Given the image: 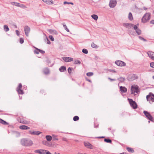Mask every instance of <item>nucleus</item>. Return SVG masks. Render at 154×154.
<instances>
[{"label": "nucleus", "mask_w": 154, "mask_h": 154, "mask_svg": "<svg viewBox=\"0 0 154 154\" xmlns=\"http://www.w3.org/2000/svg\"><path fill=\"white\" fill-rule=\"evenodd\" d=\"M21 144L25 146H29L33 145V142L31 140L24 138L21 140Z\"/></svg>", "instance_id": "nucleus-1"}, {"label": "nucleus", "mask_w": 154, "mask_h": 154, "mask_svg": "<svg viewBox=\"0 0 154 154\" xmlns=\"http://www.w3.org/2000/svg\"><path fill=\"white\" fill-rule=\"evenodd\" d=\"M140 91L139 87L136 85H131V93L134 95H136Z\"/></svg>", "instance_id": "nucleus-2"}, {"label": "nucleus", "mask_w": 154, "mask_h": 154, "mask_svg": "<svg viewBox=\"0 0 154 154\" xmlns=\"http://www.w3.org/2000/svg\"><path fill=\"white\" fill-rule=\"evenodd\" d=\"M151 14L150 13H146L142 18V22L145 23L148 21L150 19Z\"/></svg>", "instance_id": "nucleus-3"}, {"label": "nucleus", "mask_w": 154, "mask_h": 154, "mask_svg": "<svg viewBox=\"0 0 154 154\" xmlns=\"http://www.w3.org/2000/svg\"><path fill=\"white\" fill-rule=\"evenodd\" d=\"M128 100L130 106L133 109H135L137 108V105L135 101H133L131 99L128 98Z\"/></svg>", "instance_id": "nucleus-4"}, {"label": "nucleus", "mask_w": 154, "mask_h": 154, "mask_svg": "<svg viewBox=\"0 0 154 154\" xmlns=\"http://www.w3.org/2000/svg\"><path fill=\"white\" fill-rule=\"evenodd\" d=\"M146 99L149 102H154V94H152L151 93H149L148 95L146 96Z\"/></svg>", "instance_id": "nucleus-5"}, {"label": "nucleus", "mask_w": 154, "mask_h": 154, "mask_svg": "<svg viewBox=\"0 0 154 154\" xmlns=\"http://www.w3.org/2000/svg\"><path fill=\"white\" fill-rule=\"evenodd\" d=\"M47 151V150L45 149H39L35 150L34 152L39 154H46Z\"/></svg>", "instance_id": "nucleus-6"}, {"label": "nucleus", "mask_w": 154, "mask_h": 154, "mask_svg": "<svg viewBox=\"0 0 154 154\" xmlns=\"http://www.w3.org/2000/svg\"><path fill=\"white\" fill-rule=\"evenodd\" d=\"M115 63L117 66H125L126 65L124 62L119 60L116 61Z\"/></svg>", "instance_id": "nucleus-7"}, {"label": "nucleus", "mask_w": 154, "mask_h": 154, "mask_svg": "<svg viewBox=\"0 0 154 154\" xmlns=\"http://www.w3.org/2000/svg\"><path fill=\"white\" fill-rule=\"evenodd\" d=\"M24 29L25 35L27 36H28L30 30V27L27 26H26L24 27Z\"/></svg>", "instance_id": "nucleus-8"}, {"label": "nucleus", "mask_w": 154, "mask_h": 154, "mask_svg": "<svg viewBox=\"0 0 154 154\" xmlns=\"http://www.w3.org/2000/svg\"><path fill=\"white\" fill-rule=\"evenodd\" d=\"M143 113L148 119L151 121H153V118L149 112L147 111H143Z\"/></svg>", "instance_id": "nucleus-9"}, {"label": "nucleus", "mask_w": 154, "mask_h": 154, "mask_svg": "<svg viewBox=\"0 0 154 154\" xmlns=\"http://www.w3.org/2000/svg\"><path fill=\"white\" fill-rule=\"evenodd\" d=\"M116 0H111L109 2V6L111 8H113L116 5Z\"/></svg>", "instance_id": "nucleus-10"}, {"label": "nucleus", "mask_w": 154, "mask_h": 154, "mask_svg": "<svg viewBox=\"0 0 154 154\" xmlns=\"http://www.w3.org/2000/svg\"><path fill=\"white\" fill-rule=\"evenodd\" d=\"M138 78V77L134 74H131L129 75L128 79L130 81H132L137 79Z\"/></svg>", "instance_id": "nucleus-11"}, {"label": "nucleus", "mask_w": 154, "mask_h": 154, "mask_svg": "<svg viewBox=\"0 0 154 154\" xmlns=\"http://www.w3.org/2000/svg\"><path fill=\"white\" fill-rule=\"evenodd\" d=\"M124 26L128 29H131L133 26V24L128 23H125L123 24Z\"/></svg>", "instance_id": "nucleus-12"}, {"label": "nucleus", "mask_w": 154, "mask_h": 154, "mask_svg": "<svg viewBox=\"0 0 154 154\" xmlns=\"http://www.w3.org/2000/svg\"><path fill=\"white\" fill-rule=\"evenodd\" d=\"M84 144L87 148L90 149H92L93 148V146L88 142H85Z\"/></svg>", "instance_id": "nucleus-13"}, {"label": "nucleus", "mask_w": 154, "mask_h": 154, "mask_svg": "<svg viewBox=\"0 0 154 154\" xmlns=\"http://www.w3.org/2000/svg\"><path fill=\"white\" fill-rule=\"evenodd\" d=\"M62 58L65 62H66L72 61L73 60L72 58L69 57H63Z\"/></svg>", "instance_id": "nucleus-14"}, {"label": "nucleus", "mask_w": 154, "mask_h": 154, "mask_svg": "<svg viewBox=\"0 0 154 154\" xmlns=\"http://www.w3.org/2000/svg\"><path fill=\"white\" fill-rule=\"evenodd\" d=\"M147 54L149 57L152 59L154 60V52L152 51H148Z\"/></svg>", "instance_id": "nucleus-15"}, {"label": "nucleus", "mask_w": 154, "mask_h": 154, "mask_svg": "<svg viewBox=\"0 0 154 154\" xmlns=\"http://www.w3.org/2000/svg\"><path fill=\"white\" fill-rule=\"evenodd\" d=\"M29 133L31 134L36 135H39L40 134H41V132H40L39 131H29Z\"/></svg>", "instance_id": "nucleus-16"}, {"label": "nucleus", "mask_w": 154, "mask_h": 154, "mask_svg": "<svg viewBox=\"0 0 154 154\" xmlns=\"http://www.w3.org/2000/svg\"><path fill=\"white\" fill-rule=\"evenodd\" d=\"M119 89L122 93H126L127 91V89L125 87L120 86Z\"/></svg>", "instance_id": "nucleus-17"}, {"label": "nucleus", "mask_w": 154, "mask_h": 154, "mask_svg": "<svg viewBox=\"0 0 154 154\" xmlns=\"http://www.w3.org/2000/svg\"><path fill=\"white\" fill-rule=\"evenodd\" d=\"M19 128L22 130H28L30 129L29 127L24 125L20 126Z\"/></svg>", "instance_id": "nucleus-18"}, {"label": "nucleus", "mask_w": 154, "mask_h": 154, "mask_svg": "<svg viewBox=\"0 0 154 154\" xmlns=\"http://www.w3.org/2000/svg\"><path fill=\"white\" fill-rule=\"evenodd\" d=\"M48 31L51 34L57 35L58 34L57 32L54 30L49 29Z\"/></svg>", "instance_id": "nucleus-19"}, {"label": "nucleus", "mask_w": 154, "mask_h": 154, "mask_svg": "<svg viewBox=\"0 0 154 154\" xmlns=\"http://www.w3.org/2000/svg\"><path fill=\"white\" fill-rule=\"evenodd\" d=\"M66 70V68L65 66H63L59 68V70L60 72H64Z\"/></svg>", "instance_id": "nucleus-20"}, {"label": "nucleus", "mask_w": 154, "mask_h": 154, "mask_svg": "<svg viewBox=\"0 0 154 154\" xmlns=\"http://www.w3.org/2000/svg\"><path fill=\"white\" fill-rule=\"evenodd\" d=\"M91 16L92 18L94 19L95 20H97L98 19V17L97 15L93 14L91 15Z\"/></svg>", "instance_id": "nucleus-21"}, {"label": "nucleus", "mask_w": 154, "mask_h": 154, "mask_svg": "<svg viewBox=\"0 0 154 154\" xmlns=\"http://www.w3.org/2000/svg\"><path fill=\"white\" fill-rule=\"evenodd\" d=\"M46 3L48 5H52L54 4V2L52 0H47Z\"/></svg>", "instance_id": "nucleus-22"}, {"label": "nucleus", "mask_w": 154, "mask_h": 154, "mask_svg": "<svg viewBox=\"0 0 154 154\" xmlns=\"http://www.w3.org/2000/svg\"><path fill=\"white\" fill-rule=\"evenodd\" d=\"M4 30L6 32H7L9 30V29L8 28V27L7 25H4Z\"/></svg>", "instance_id": "nucleus-23"}, {"label": "nucleus", "mask_w": 154, "mask_h": 154, "mask_svg": "<svg viewBox=\"0 0 154 154\" xmlns=\"http://www.w3.org/2000/svg\"><path fill=\"white\" fill-rule=\"evenodd\" d=\"M46 138L47 141H50L52 139V137L50 135H47L46 136Z\"/></svg>", "instance_id": "nucleus-24"}, {"label": "nucleus", "mask_w": 154, "mask_h": 154, "mask_svg": "<svg viewBox=\"0 0 154 154\" xmlns=\"http://www.w3.org/2000/svg\"><path fill=\"white\" fill-rule=\"evenodd\" d=\"M49 71L48 68H45L44 70V72L45 74H47L49 73Z\"/></svg>", "instance_id": "nucleus-25"}, {"label": "nucleus", "mask_w": 154, "mask_h": 154, "mask_svg": "<svg viewBox=\"0 0 154 154\" xmlns=\"http://www.w3.org/2000/svg\"><path fill=\"white\" fill-rule=\"evenodd\" d=\"M118 79L119 82H124L125 80V78L122 77H120L119 78H118Z\"/></svg>", "instance_id": "nucleus-26"}, {"label": "nucleus", "mask_w": 154, "mask_h": 154, "mask_svg": "<svg viewBox=\"0 0 154 154\" xmlns=\"http://www.w3.org/2000/svg\"><path fill=\"white\" fill-rule=\"evenodd\" d=\"M127 150L129 152H134L133 149L131 148L127 147Z\"/></svg>", "instance_id": "nucleus-27"}, {"label": "nucleus", "mask_w": 154, "mask_h": 154, "mask_svg": "<svg viewBox=\"0 0 154 154\" xmlns=\"http://www.w3.org/2000/svg\"><path fill=\"white\" fill-rule=\"evenodd\" d=\"M0 123L4 125L8 124L7 122L1 119H0Z\"/></svg>", "instance_id": "nucleus-28"}, {"label": "nucleus", "mask_w": 154, "mask_h": 154, "mask_svg": "<svg viewBox=\"0 0 154 154\" xmlns=\"http://www.w3.org/2000/svg\"><path fill=\"white\" fill-rule=\"evenodd\" d=\"M128 18L130 20H132L133 19L132 14L131 12H130L129 14Z\"/></svg>", "instance_id": "nucleus-29"}, {"label": "nucleus", "mask_w": 154, "mask_h": 154, "mask_svg": "<svg viewBox=\"0 0 154 154\" xmlns=\"http://www.w3.org/2000/svg\"><path fill=\"white\" fill-rule=\"evenodd\" d=\"M17 91L18 93L19 94H23V90L20 89H17Z\"/></svg>", "instance_id": "nucleus-30"}, {"label": "nucleus", "mask_w": 154, "mask_h": 154, "mask_svg": "<svg viewBox=\"0 0 154 154\" xmlns=\"http://www.w3.org/2000/svg\"><path fill=\"white\" fill-rule=\"evenodd\" d=\"M63 27L65 29L67 32H69V29H68L67 28L66 25L65 24V23H63Z\"/></svg>", "instance_id": "nucleus-31"}, {"label": "nucleus", "mask_w": 154, "mask_h": 154, "mask_svg": "<svg viewBox=\"0 0 154 154\" xmlns=\"http://www.w3.org/2000/svg\"><path fill=\"white\" fill-rule=\"evenodd\" d=\"M91 46L92 48H98L97 46L94 43H92L91 44Z\"/></svg>", "instance_id": "nucleus-32"}, {"label": "nucleus", "mask_w": 154, "mask_h": 154, "mask_svg": "<svg viewBox=\"0 0 154 154\" xmlns=\"http://www.w3.org/2000/svg\"><path fill=\"white\" fill-rule=\"evenodd\" d=\"M19 7L23 8H27V7L24 5L21 4H20Z\"/></svg>", "instance_id": "nucleus-33"}, {"label": "nucleus", "mask_w": 154, "mask_h": 154, "mask_svg": "<svg viewBox=\"0 0 154 154\" xmlns=\"http://www.w3.org/2000/svg\"><path fill=\"white\" fill-rule=\"evenodd\" d=\"M79 117L77 116H75L73 119V120L74 121H77L79 119Z\"/></svg>", "instance_id": "nucleus-34"}, {"label": "nucleus", "mask_w": 154, "mask_h": 154, "mask_svg": "<svg viewBox=\"0 0 154 154\" xmlns=\"http://www.w3.org/2000/svg\"><path fill=\"white\" fill-rule=\"evenodd\" d=\"M82 52L85 54H87L88 53V50L85 49H83L82 50Z\"/></svg>", "instance_id": "nucleus-35"}, {"label": "nucleus", "mask_w": 154, "mask_h": 154, "mask_svg": "<svg viewBox=\"0 0 154 154\" xmlns=\"http://www.w3.org/2000/svg\"><path fill=\"white\" fill-rule=\"evenodd\" d=\"M93 75V73L92 72H89L86 74V75L87 76H90Z\"/></svg>", "instance_id": "nucleus-36"}, {"label": "nucleus", "mask_w": 154, "mask_h": 154, "mask_svg": "<svg viewBox=\"0 0 154 154\" xmlns=\"http://www.w3.org/2000/svg\"><path fill=\"white\" fill-rule=\"evenodd\" d=\"M104 140L105 142L108 143H111L112 142L111 140L109 139H105Z\"/></svg>", "instance_id": "nucleus-37"}, {"label": "nucleus", "mask_w": 154, "mask_h": 154, "mask_svg": "<svg viewBox=\"0 0 154 154\" xmlns=\"http://www.w3.org/2000/svg\"><path fill=\"white\" fill-rule=\"evenodd\" d=\"M136 31L138 35H140L141 33V30L139 29H138L137 30H136Z\"/></svg>", "instance_id": "nucleus-38"}, {"label": "nucleus", "mask_w": 154, "mask_h": 154, "mask_svg": "<svg viewBox=\"0 0 154 154\" xmlns=\"http://www.w3.org/2000/svg\"><path fill=\"white\" fill-rule=\"evenodd\" d=\"M74 63L76 64H80L81 63V62L79 60H75L74 61Z\"/></svg>", "instance_id": "nucleus-39"}, {"label": "nucleus", "mask_w": 154, "mask_h": 154, "mask_svg": "<svg viewBox=\"0 0 154 154\" xmlns=\"http://www.w3.org/2000/svg\"><path fill=\"white\" fill-rule=\"evenodd\" d=\"M35 48L36 50L34 51V52L36 54H38L39 53V49L36 48Z\"/></svg>", "instance_id": "nucleus-40"}, {"label": "nucleus", "mask_w": 154, "mask_h": 154, "mask_svg": "<svg viewBox=\"0 0 154 154\" xmlns=\"http://www.w3.org/2000/svg\"><path fill=\"white\" fill-rule=\"evenodd\" d=\"M49 38L52 41H53L54 40V38H53V37L52 35H49Z\"/></svg>", "instance_id": "nucleus-41"}, {"label": "nucleus", "mask_w": 154, "mask_h": 154, "mask_svg": "<svg viewBox=\"0 0 154 154\" xmlns=\"http://www.w3.org/2000/svg\"><path fill=\"white\" fill-rule=\"evenodd\" d=\"M20 122L25 124H29V122L26 121H24L23 122L21 121Z\"/></svg>", "instance_id": "nucleus-42"}, {"label": "nucleus", "mask_w": 154, "mask_h": 154, "mask_svg": "<svg viewBox=\"0 0 154 154\" xmlns=\"http://www.w3.org/2000/svg\"><path fill=\"white\" fill-rule=\"evenodd\" d=\"M64 4H71L72 5H73V3L72 2H64Z\"/></svg>", "instance_id": "nucleus-43"}, {"label": "nucleus", "mask_w": 154, "mask_h": 154, "mask_svg": "<svg viewBox=\"0 0 154 154\" xmlns=\"http://www.w3.org/2000/svg\"><path fill=\"white\" fill-rule=\"evenodd\" d=\"M22 88V85L20 83L19 84L18 87L17 88V89H20Z\"/></svg>", "instance_id": "nucleus-44"}, {"label": "nucleus", "mask_w": 154, "mask_h": 154, "mask_svg": "<svg viewBox=\"0 0 154 154\" xmlns=\"http://www.w3.org/2000/svg\"><path fill=\"white\" fill-rule=\"evenodd\" d=\"M72 68L69 67L68 69V72L69 73H71V71L72 70Z\"/></svg>", "instance_id": "nucleus-45"}, {"label": "nucleus", "mask_w": 154, "mask_h": 154, "mask_svg": "<svg viewBox=\"0 0 154 154\" xmlns=\"http://www.w3.org/2000/svg\"><path fill=\"white\" fill-rule=\"evenodd\" d=\"M133 27L134 29L136 30L138 29V27L136 25H133Z\"/></svg>", "instance_id": "nucleus-46"}, {"label": "nucleus", "mask_w": 154, "mask_h": 154, "mask_svg": "<svg viewBox=\"0 0 154 154\" xmlns=\"http://www.w3.org/2000/svg\"><path fill=\"white\" fill-rule=\"evenodd\" d=\"M20 43L21 44L23 43V42H24V40H23V39L22 38H20Z\"/></svg>", "instance_id": "nucleus-47"}, {"label": "nucleus", "mask_w": 154, "mask_h": 154, "mask_svg": "<svg viewBox=\"0 0 154 154\" xmlns=\"http://www.w3.org/2000/svg\"><path fill=\"white\" fill-rule=\"evenodd\" d=\"M150 66L152 68H154V62H152L150 64Z\"/></svg>", "instance_id": "nucleus-48"}, {"label": "nucleus", "mask_w": 154, "mask_h": 154, "mask_svg": "<svg viewBox=\"0 0 154 154\" xmlns=\"http://www.w3.org/2000/svg\"><path fill=\"white\" fill-rule=\"evenodd\" d=\"M139 38L140 40H143L144 41H146V40L144 38H143L141 36H139Z\"/></svg>", "instance_id": "nucleus-49"}, {"label": "nucleus", "mask_w": 154, "mask_h": 154, "mask_svg": "<svg viewBox=\"0 0 154 154\" xmlns=\"http://www.w3.org/2000/svg\"><path fill=\"white\" fill-rule=\"evenodd\" d=\"M42 143L43 144L45 145H47L48 144V142L46 141H42Z\"/></svg>", "instance_id": "nucleus-50"}, {"label": "nucleus", "mask_w": 154, "mask_h": 154, "mask_svg": "<svg viewBox=\"0 0 154 154\" xmlns=\"http://www.w3.org/2000/svg\"><path fill=\"white\" fill-rule=\"evenodd\" d=\"M39 52L42 54H44L45 53V51L40 49H39Z\"/></svg>", "instance_id": "nucleus-51"}, {"label": "nucleus", "mask_w": 154, "mask_h": 154, "mask_svg": "<svg viewBox=\"0 0 154 154\" xmlns=\"http://www.w3.org/2000/svg\"><path fill=\"white\" fill-rule=\"evenodd\" d=\"M46 39H47V43L48 44H51V42H50V41H49V40L48 39V38H46Z\"/></svg>", "instance_id": "nucleus-52"}, {"label": "nucleus", "mask_w": 154, "mask_h": 154, "mask_svg": "<svg viewBox=\"0 0 154 154\" xmlns=\"http://www.w3.org/2000/svg\"><path fill=\"white\" fill-rule=\"evenodd\" d=\"M16 32L17 35L18 36H19V31L18 30H16Z\"/></svg>", "instance_id": "nucleus-53"}, {"label": "nucleus", "mask_w": 154, "mask_h": 154, "mask_svg": "<svg viewBox=\"0 0 154 154\" xmlns=\"http://www.w3.org/2000/svg\"><path fill=\"white\" fill-rule=\"evenodd\" d=\"M20 4L16 2L15 6L17 7H19Z\"/></svg>", "instance_id": "nucleus-54"}, {"label": "nucleus", "mask_w": 154, "mask_h": 154, "mask_svg": "<svg viewBox=\"0 0 154 154\" xmlns=\"http://www.w3.org/2000/svg\"><path fill=\"white\" fill-rule=\"evenodd\" d=\"M150 23L152 24H154V20H152L150 21Z\"/></svg>", "instance_id": "nucleus-55"}, {"label": "nucleus", "mask_w": 154, "mask_h": 154, "mask_svg": "<svg viewBox=\"0 0 154 154\" xmlns=\"http://www.w3.org/2000/svg\"><path fill=\"white\" fill-rule=\"evenodd\" d=\"M108 79H109L111 81H115L116 80L115 79H112L110 78H109Z\"/></svg>", "instance_id": "nucleus-56"}, {"label": "nucleus", "mask_w": 154, "mask_h": 154, "mask_svg": "<svg viewBox=\"0 0 154 154\" xmlns=\"http://www.w3.org/2000/svg\"><path fill=\"white\" fill-rule=\"evenodd\" d=\"M16 2H11V4L15 6V5H16Z\"/></svg>", "instance_id": "nucleus-57"}, {"label": "nucleus", "mask_w": 154, "mask_h": 154, "mask_svg": "<svg viewBox=\"0 0 154 154\" xmlns=\"http://www.w3.org/2000/svg\"><path fill=\"white\" fill-rule=\"evenodd\" d=\"M44 2H45L46 3V2L47 1V0H42Z\"/></svg>", "instance_id": "nucleus-58"}, {"label": "nucleus", "mask_w": 154, "mask_h": 154, "mask_svg": "<svg viewBox=\"0 0 154 154\" xmlns=\"http://www.w3.org/2000/svg\"><path fill=\"white\" fill-rule=\"evenodd\" d=\"M78 154H85V153L83 154V153H80V152H78Z\"/></svg>", "instance_id": "nucleus-59"}, {"label": "nucleus", "mask_w": 154, "mask_h": 154, "mask_svg": "<svg viewBox=\"0 0 154 154\" xmlns=\"http://www.w3.org/2000/svg\"><path fill=\"white\" fill-rule=\"evenodd\" d=\"M88 80V81L89 82H91V81L90 80H88H88Z\"/></svg>", "instance_id": "nucleus-60"}, {"label": "nucleus", "mask_w": 154, "mask_h": 154, "mask_svg": "<svg viewBox=\"0 0 154 154\" xmlns=\"http://www.w3.org/2000/svg\"><path fill=\"white\" fill-rule=\"evenodd\" d=\"M152 78L154 79V76H152Z\"/></svg>", "instance_id": "nucleus-61"}, {"label": "nucleus", "mask_w": 154, "mask_h": 154, "mask_svg": "<svg viewBox=\"0 0 154 154\" xmlns=\"http://www.w3.org/2000/svg\"><path fill=\"white\" fill-rule=\"evenodd\" d=\"M56 154H60V153H56Z\"/></svg>", "instance_id": "nucleus-62"}, {"label": "nucleus", "mask_w": 154, "mask_h": 154, "mask_svg": "<svg viewBox=\"0 0 154 154\" xmlns=\"http://www.w3.org/2000/svg\"><path fill=\"white\" fill-rule=\"evenodd\" d=\"M104 137H101V138H104Z\"/></svg>", "instance_id": "nucleus-63"}, {"label": "nucleus", "mask_w": 154, "mask_h": 154, "mask_svg": "<svg viewBox=\"0 0 154 154\" xmlns=\"http://www.w3.org/2000/svg\"><path fill=\"white\" fill-rule=\"evenodd\" d=\"M146 8H145L144 10H146Z\"/></svg>", "instance_id": "nucleus-64"}]
</instances>
